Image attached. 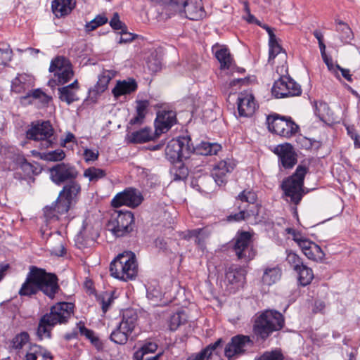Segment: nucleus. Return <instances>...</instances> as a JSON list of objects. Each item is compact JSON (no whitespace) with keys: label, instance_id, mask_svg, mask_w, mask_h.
<instances>
[{"label":"nucleus","instance_id":"f257e3e1","mask_svg":"<svg viewBox=\"0 0 360 360\" xmlns=\"http://www.w3.org/2000/svg\"><path fill=\"white\" fill-rule=\"evenodd\" d=\"M60 290L58 278L56 274L47 273L44 269L30 266L18 294L20 297H31L41 291L50 299H53Z\"/></svg>","mask_w":360,"mask_h":360},{"label":"nucleus","instance_id":"f03ea898","mask_svg":"<svg viewBox=\"0 0 360 360\" xmlns=\"http://www.w3.org/2000/svg\"><path fill=\"white\" fill-rule=\"evenodd\" d=\"M74 305L70 302H59L51 308L49 313L44 314L40 319L37 335L41 340L51 338V328L58 323L68 322L73 314Z\"/></svg>","mask_w":360,"mask_h":360},{"label":"nucleus","instance_id":"7ed1b4c3","mask_svg":"<svg viewBox=\"0 0 360 360\" xmlns=\"http://www.w3.org/2000/svg\"><path fill=\"white\" fill-rule=\"evenodd\" d=\"M284 323L282 314L276 310H265L255 319L253 330L256 335L265 340L273 332L281 330Z\"/></svg>","mask_w":360,"mask_h":360},{"label":"nucleus","instance_id":"20e7f679","mask_svg":"<svg viewBox=\"0 0 360 360\" xmlns=\"http://www.w3.org/2000/svg\"><path fill=\"white\" fill-rule=\"evenodd\" d=\"M110 271L111 276L115 278L123 281L134 278L138 272L135 254L128 251L118 255L111 262Z\"/></svg>","mask_w":360,"mask_h":360},{"label":"nucleus","instance_id":"39448f33","mask_svg":"<svg viewBox=\"0 0 360 360\" xmlns=\"http://www.w3.org/2000/svg\"><path fill=\"white\" fill-rule=\"evenodd\" d=\"M307 171L308 168L306 166L300 165L295 173L282 182L281 188L285 195L290 198V201L295 205L300 203L304 194V179Z\"/></svg>","mask_w":360,"mask_h":360},{"label":"nucleus","instance_id":"423d86ee","mask_svg":"<svg viewBox=\"0 0 360 360\" xmlns=\"http://www.w3.org/2000/svg\"><path fill=\"white\" fill-rule=\"evenodd\" d=\"M107 229L116 238L128 236L134 229V217L130 211H114L107 224Z\"/></svg>","mask_w":360,"mask_h":360},{"label":"nucleus","instance_id":"0eeeda50","mask_svg":"<svg viewBox=\"0 0 360 360\" xmlns=\"http://www.w3.org/2000/svg\"><path fill=\"white\" fill-rule=\"evenodd\" d=\"M167 11L191 20H198L205 14L201 0H169Z\"/></svg>","mask_w":360,"mask_h":360},{"label":"nucleus","instance_id":"6e6552de","mask_svg":"<svg viewBox=\"0 0 360 360\" xmlns=\"http://www.w3.org/2000/svg\"><path fill=\"white\" fill-rule=\"evenodd\" d=\"M194 150L191 139L188 136L171 140L165 148L166 158L172 163L190 158Z\"/></svg>","mask_w":360,"mask_h":360},{"label":"nucleus","instance_id":"1a4fd4ad","mask_svg":"<svg viewBox=\"0 0 360 360\" xmlns=\"http://www.w3.org/2000/svg\"><path fill=\"white\" fill-rule=\"evenodd\" d=\"M269 130L285 138H290L298 131V125L291 117L281 116L278 114L269 115L266 118Z\"/></svg>","mask_w":360,"mask_h":360},{"label":"nucleus","instance_id":"9d476101","mask_svg":"<svg viewBox=\"0 0 360 360\" xmlns=\"http://www.w3.org/2000/svg\"><path fill=\"white\" fill-rule=\"evenodd\" d=\"M53 132L49 121H37L32 122L30 128L26 131V136L30 140L41 141L44 148H49L54 144Z\"/></svg>","mask_w":360,"mask_h":360},{"label":"nucleus","instance_id":"9b49d317","mask_svg":"<svg viewBox=\"0 0 360 360\" xmlns=\"http://www.w3.org/2000/svg\"><path fill=\"white\" fill-rule=\"evenodd\" d=\"M257 198V194L255 192L248 190L243 191L236 199L239 212L229 215L228 220L239 221L245 220L251 216L258 215L257 211L255 212L252 210H248L250 204L253 205L256 202Z\"/></svg>","mask_w":360,"mask_h":360},{"label":"nucleus","instance_id":"f8f14e48","mask_svg":"<svg viewBox=\"0 0 360 360\" xmlns=\"http://www.w3.org/2000/svg\"><path fill=\"white\" fill-rule=\"evenodd\" d=\"M233 240V249L238 259L247 262L255 258L257 252L252 245V235L249 232L238 233Z\"/></svg>","mask_w":360,"mask_h":360},{"label":"nucleus","instance_id":"ddd939ff","mask_svg":"<svg viewBox=\"0 0 360 360\" xmlns=\"http://www.w3.org/2000/svg\"><path fill=\"white\" fill-rule=\"evenodd\" d=\"M272 94L277 98L297 96L302 94L301 86L290 76H282L272 87Z\"/></svg>","mask_w":360,"mask_h":360},{"label":"nucleus","instance_id":"4468645a","mask_svg":"<svg viewBox=\"0 0 360 360\" xmlns=\"http://www.w3.org/2000/svg\"><path fill=\"white\" fill-rule=\"evenodd\" d=\"M49 71L54 75L53 82L57 85L64 84L73 77L74 72L72 65L65 57H56L52 60Z\"/></svg>","mask_w":360,"mask_h":360},{"label":"nucleus","instance_id":"2eb2a0df","mask_svg":"<svg viewBox=\"0 0 360 360\" xmlns=\"http://www.w3.org/2000/svg\"><path fill=\"white\" fill-rule=\"evenodd\" d=\"M49 173L51 181L57 185L71 182L79 175V172L75 166L63 162L50 168Z\"/></svg>","mask_w":360,"mask_h":360},{"label":"nucleus","instance_id":"dca6fc26","mask_svg":"<svg viewBox=\"0 0 360 360\" xmlns=\"http://www.w3.org/2000/svg\"><path fill=\"white\" fill-rule=\"evenodd\" d=\"M143 200V195L139 190L134 188H127L115 196L111 201V205L114 207L126 205L134 208L138 207Z\"/></svg>","mask_w":360,"mask_h":360},{"label":"nucleus","instance_id":"f3484780","mask_svg":"<svg viewBox=\"0 0 360 360\" xmlns=\"http://www.w3.org/2000/svg\"><path fill=\"white\" fill-rule=\"evenodd\" d=\"M253 342L248 335H238L231 339L224 349V354L229 359L241 355L246 351L248 347L252 346Z\"/></svg>","mask_w":360,"mask_h":360},{"label":"nucleus","instance_id":"a211bd4d","mask_svg":"<svg viewBox=\"0 0 360 360\" xmlns=\"http://www.w3.org/2000/svg\"><path fill=\"white\" fill-rule=\"evenodd\" d=\"M273 152L278 155L279 163L285 169L292 168L297 162V153L290 143L278 145Z\"/></svg>","mask_w":360,"mask_h":360},{"label":"nucleus","instance_id":"6ab92c4d","mask_svg":"<svg viewBox=\"0 0 360 360\" xmlns=\"http://www.w3.org/2000/svg\"><path fill=\"white\" fill-rule=\"evenodd\" d=\"M176 123V114L172 110L161 109L157 112L155 121L156 134L165 133Z\"/></svg>","mask_w":360,"mask_h":360},{"label":"nucleus","instance_id":"aec40b11","mask_svg":"<svg viewBox=\"0 0 360 360\" xmlns=\"http://www.w3.org/2000/svg\"><path fill=\"white\" fill-rule=\"evenodd\" d=\"M238 110L240 117L252 116L257 107L255 97L249 93H241L238 98Z\"/></svg>","mask_w":360,"mask_h":360},{"label":"nucleus","instance_id":"412c9836","mask_svg":"<svg viewBox=\"0 0 360 360\" xmlns=\"http://www.w3.org/2000/svg\"><path fill=\"white\" fill-rule=\"evenodd\" d=\"M235 164L231 160H222L219 162L212 172L211 176L214 179L217 186L225 185L227 181V174L232 172Z\"/></svg>","mask_w":360,"mask_h":360},{"label":"nucleus","instance_id":"4be33fe9","mask_svg":"<svg viewBox=\"0 0 360 360\" xmlns=\"http://www.w3.org/2000/svg\"><path fill=\"white\" fill-rule=\"evenodd\" d=\"M114 77V73L110 70L103 71L98 77L97 84L94 89H89V98L92 101H96L98 95L102 94L108 88V85L112 78Z\"/></svg>","mask_w":360,"mask_h":360},{"label":"nucleus","instance_id":"5701e85b","mask_svg":"<svg viewBox=\"0 0 360 360\" xmlns=\"http://www.w3.org/2000/svg\"><path fill=\"white\" fill-rule=\"evenodd\" d=\"M34 84V78L28 74H18L11 82V91L16 94H22L29 90Z\"/></svg>","mask_w":360,"mask_h":360},{"label":"nucleus","instance_id":"b1692460","mask_svg":"<svg viewBox=\"0 0 360 360\" xmlns=\"http://www.w3.org/2000/svg\"><path fill=\"white\" fill-rule=\"evenodd\" d=\"M79 84L76 79L68 86L58 88V97L61 101L70 105L79 100L77 94Z\"/></svg>","mask_w":360,"mask_h":360},{"label":"nucleus","instance_id":"393cba45","mask_svg":"<svg viewBox=\"0 0 360 360\" xmlns=\"http://www.w3.org/2000/svg\"><path fill=\"white\" fill-rule=\"evenodd\" d=\"M76 4L75 0H53L51 3V10L58 18L69 15Z\"/></svg>","mask_w":360,"mask_h":360},{"label":"nucleus","instance_id":"a878e982","mask_svg":"<svg viewBox=\"0 0 360 360\" xmlns=\"http://www.w3.org/2000/svg\"><path fill=\"white\" fill-rule=\"evenodd\" d=\"M138 88L136 80L133 78L119 80L112 90L113 96L117 98L122 95L130 94L136 91Z\"/></svg>","mask_w":360,"mask_h":360},{"label":"nucleus","instance_id":"bb28decb","mask_svg":"<svg viewBox=\"0 0 360 360\" xmlns=\"http://www.w3.org/2000/svg\"><path fill=\"white\" fill-rule=\"evenodd\" d=\"M212 51L214 52L215 57L220 63V68L229 69L233 58L229 49L217 43L212 46Z\"/></svg>","mask_w":360,"mask_h":360},{"label":"nucleus","instance_id":"cd10ccee","mask_svg":"<svg viewBox=\"0 0 360 360\" xmlns=\"http://www.w3.org/2000/svg\"><path fill=\"white\" fill-rule=\"evenodd\" d=\"M191 184L193 188H195L200 192L205 193L212 191L217 186L213 177L209 174L198 176L192 181Z\"/></svg>","mask_w":360,"mask_h":360},{"label":"nucleus","instance_id":"c85d7f7f","mask_svg":"<svg viewBox=\"0 0 360 360\" xmlns=\"http://www.w3.org/2000/svg\"><path fill=\"white\" fill-rule=\"evenodd\" d=\"M137 313L131 309H127L123 311L122 319L120 325L122 329L132 333L137 324Z\"/></svg>","mask_w":360,"mask_h":360},{"label":"nucleus","instance_id":"c756f323","mask_svg":"<svg viewBox=\"0 0 360 360\" xmlns=\"http://www.w3.org/2000/svg\"><path fill=\"white\" fill-rule=\"evenodd\" d=\"M47 243L51 247V252L52 255L58 257H62L65 255V249L63 244L64 240L59 232H56L55 234H50Z\"/></svg>","mask_w":360,"mask_h":360},{"label":"nucleus","instance_id":"7c9ffc66","mask_svg":"<svg viewBox=\"0 0 360 360\" xmlns=\"http://www.w3.org/2000/svg\"><path fill=\"white\" fill-rule=\"evenodd\" d=\"M150 103L148 100L136 101V115L129 122L131 125H141L143 123Z\"/></svg>","mask_w":360,"mask_h":360},{"label":"nucleus","instance_id":"2f4dec72","mask_svg":"<svg viewBox=\"0 0 360 360\" xmlns=\"http://www.w3.org/2000/svg\"><path fill=\"white\" fill-rule=\"evenodd\" d=\"M81 192V186L75 180L68 183L63 186V190L60 192L65 198H68L72 202L77 201V197Z\"/></svg>","mask_w":360,"mask_h":360},{"label":"nucleus","instance_id":"473e14b6","mask_svg":"<svg viewBox=\"0 0 360 360\" xmlns=\"http://www.w3.org/2000/svg\"><path fill=\"white\" fill-rule=\"evenodd\" d=\"M225 277L231 284L243 283L245 278V270L242 268L230 266L226 271Z\"/></svg>","mask_w":360,"mask_h":360},{"label":"nucleus","instance_id":"72a5a7b5","mask_svg":"<svg viewBox=\"0 0 360 360\" xmlns=\"http://www.w3.org/2000/svg\"><path fill=\"white\" fill-rule=\"evenodd\" d=\"M281 274V269L278 266L266 268L262 276V282L271 285L280 280Z\"/></svg>","mask_w":360,"mask_h":360},{"label":"nucleus","instance_id":"f704fd0d","mask_svg":"<svg viewBox=\"0 0 360 360\" xmlns=\"http://www.w3.org/2000/svg\"><path fill=\"white\" fill-rule=\"evenodd\" d=\"M221 146L217 143L202 142L200 145L194 147L193 153H195L201 155H215L220 150Z\"/></svg>","mask_w":360,"mask_h":360},{"label":"nucleus","instance_id":"c9c22d12","mask_svg":"<svg viewBox=\"0 0 360 360\" xmlns=\"http://www.w3.org/2000/svg\"><path fill=\"white\" fill-rule=\"evenodd\" d=\"M182 161L175 162L170 169V174L175 181L184 180L188 175V169Z\"/></svg>","mask_w":360,"mask_h":360},{"label":"nucleus","instance_id":"e433bc0d","mask_svg":"<svg viewBox=\"0 0 360 360\" xmlns=\"http://www.w3.org/2000/svg\"><path fill=\"white\" fill-rule=\"evenodd\" d=\"M153 139V133L149 127H145L139 131L132 132L131 134V142L134 143H142L148 142Z\"/></svg>","mask_w":360,"mask_h":360},{"label":"nucleus","instance_id":"4c0bfd02","mask_svg":"<svg viewBox=\"0 0 360 360\" xmlns=\"http://www.w3.org/2000/svg\"><path fill=\"white\" fill-rule=\"evenodd\" d=\"M158 349V345L153 342H145L136 352H134V360H143L146 354L155 352Z\"/></svg>","mask_w":360,"mask_h":360},{"label":"nucleus","instance_id":"58836bf2","mask_svg":"<svg viewBox=\"0 0 360 360\" xmlns=\"http://www.w3.org/2000/svg\"><path fill=\"white\" fill-rule=\"evenodd\" d=\"M296 272L298 274V281L302 286L309 285L314 278L312 269L304 264L301 266V267L297 269Z\"/></svg>","mask_w":360,"mask_h":360},{"label":"nucleus","instance_id":"ea45409f","mask_svg":"<svg viewBox=\"0 0 360 360\" xmlns=\"http://www.w3.org/2000/svg\"><path fill=\"white\" fill-rule=\"evenodd\" d=\"M131 334V333L129 331L122 329L121 326L119 324L117 328L111 333L110 338L116 344L124 345L127 343Z\"/></svg>","mask_w":360,"mask_h":360},{"label":"nucleus","instance_id":"a19ab883","mask_svg":"<svg viewBox=\"0 0 360 360\" xmlns=\"http://www.w3.org/2000/svg\"><path fill=\"white\" fill-rule=\"evenodd\" d=\"M336 31L340 34L339 38L343 43H349L353 39L352 30L342 21L338 22Z\"/></svg>","mask_w":360,"mask_h":360},{"label":"nucleus","instance_id":"79ce46f5","mask_svg":"<svg viewBox=\"0 0 360 360\" xmlns=\"http://www.w3.org/2000/svg\"><path fill=\"white\" fill-rule=\"evenodd\" d=\"M105 176L106 172L104 169L95 167H89L84 172V176L88 178L91 182H96Z\"/></svg>","mask_w":360,"mask_h":360},{"label":"nucleus","instance_id":"37998d69","mask_svg":"<svg viewBox=\"0 0 360 360\" xmlns=\"http://www.w3.org/2000/svg\"><path fill=\"white\" fill-rule=\"evenodd\" d=\"M72 202H71L68 198H65L63 195L59 193V195L56 200V201L53 203L55 208L56 209L57 213L59 214H63L68 212L70 207L72 205Z\"/></svg>","mask_w":360,"mask_h":360},{"label":"nucleus","instance_id":"c03bdc74","mask_svg":"<svg viewBox=\"0 0 360 360\" xmlns=\"http://www.w3.org/2000/svg\"><path fill=\"white\" fill-rule=\"evenodd\" d=\"M305 256L314 261H322L324 258L325 254L321 250V247L317 244L309 247V250H306L303 252Z\"/></svg>","mask_w":360,"mask_h":360},{"label":"nucleus","instance_id":"a18cd8bd","mask_svg":"<svg viewBox=\"0 0 360 360\" xmlns=\"http://www.w3.org/2000/svg\"><path fill=\"white\" fill-rule=\"evenodd\" d=\"M31 97L34 99H38L43 104L49 103L51 99V97L46 95L40 89H37L34 91H29L25 96L22 97V99L26 100Z\"/></svg>","mask_w":360,"mask_h":360},{"label":"nucleus","instance_id":"49530a36","mask_svg":"<svg viewBox=\"0 0 360 360\" xmlns=\"http://www.w3.org/2000/svg\"><path fill=\"white\" fill-rule=\"evenodd\" d=\"M186 238L188 239L194 238L195 243L202 248L204 245L206 236L203 229H197L188 231Z\"/></svg>","mask_w":360,"mask_h":360},{"label":"nucleus","instance_id":"de8ad7c7","mask_svg":"<svg viewBox=\"0 0 360 360\" xmlns=\"http://www.w3.org/2000/svg\"><path fill=\"white\" fill-rule=\"evenodd\" d=\"M28 340L29 335L26 332H22L13 338L11 347L15 350H19L28 343Z\"/></svg>","mask_w":360,"mask_h":360},{"label":"nucleus","instance_id":"09e8293b","mask_svg":"<svg viewBox=\"0 0 360 360\" xmlns=\"http://www.w3.org/2000/svg\"><path fill=\"white\" fill-rule=\"evenodd\" d=\"M12 54L9 45L0 43V65H6L11 60Z\"/></svg>","mask_w":360,"mask_h":360},{"label":"nucleus","instance_id":"8fccbe9b","mask_svg":"<svg viewBox=\"0 0 360 360\" xmlns=\"http://www.w3.org/2000/svg\"><path fill=\"white\" fill-rule=\"evenodd\" d=\"M269 60H274L276 56L283 51V48L278 44L276 36H271L269 40Z\"/></svg>","mask_w":360,"mask_h":360},{"label":"nucleus","instance_id":"3c124183","mask_svg":"<svg viewBox=\"0 0 360 360\" xmlns=\"http://www.w3.org/2000/svg\"><path fill=\"white\" fill-rule=\"evenodd\" d=\"M329 107L323 101H316L314 103V113L321 120H323L325 116L328 115Z\"/></svg>","mask_w":360,"mask_h":360},{"label":"nucleus","instance_id":"603ef678","mask_svg":"<svg viewBox=\"0 0 360 360\" xmlns=\"http://www.w3.org/2000/svg\"><path fill=\"white\" fill-rule=\"evenodd\" d=\"M284 356L280 349L267 351L255 360H283Z\"/></svg>","mask_w":360,"mask_h":360},{"label":"nucleus","instance_id":"864d4df0","mask_svg":"<svg viewBox=\"0 0 360 360\" xmlns=\"http://www.w3.org/2000/svg\"><path fill=\"white\" fill-rule=\"evenodd\" d=\"M286 260L295 271L304 265L302 259L292 252L288 253Z\"/></svg>","mask_w":360,"mask_h":360},{"label":"nucleus","instance_id":"5fc2aeb1","mask_svg":"<svg viewBox=\"0 0 360 360\" xmlns=\"http://www.w3.org/2000/svg\"><path fill=\"white\" fill-rule=\"evenodd\" d=\"M65 157V152L62 149H57L44 154V158L48 161H61Z\"/></svg>","mask_w":360,"mask_h":360},{"label":"nucleus","instance_id":"6e6d98bb","mask_svg":"<svg viewBox=\"0 0 360 360\" xmlns=\"http://www.w3.org/2000/svg\"><path fill=\"white\" fill-rule=\"evenodd\" d=\"M222 342V339L219 338L214 343L210 344L208 346H207L200 352V353H202V355L205 359H209L214 352L217 353V350L218 348L221 347Z\"/></svg>","mask_w":360,"mask_h":360},{"label":"nucleus","instance_id":"4d7b16f0","mask_svg":"<svg viewBox=\"0 0 360 360\" xmlns=\"http://www.w3.org/2000/svg\"><path fill=\"white\" fill-rule=\"evenodd\" d=\"M58 213H57L56 209L52 204L51 206H46L44 208V215L46 218V221L58 219Z\"/></svg>","mask_w":360,"mask_h":360},{"label":"nucleus","instance_id":"13d9d810","mask_svg":"<svg viewBox=\"0 0 360 360\" xmlns=\"http://www.w3.org/2000/svg\"><path fill=\"white\" fill-rule=\"evenodd\" d=\"M110 25L115 30L123 31L127 29L126 25L120 20L118 13H114L112 18L110 21Z\"/></svg>","mask_w":360,"mask_h":360},{"label":"nucleus","instance_id":"bf43d9fd","mask_svg":"<svg viewBox=\"0 0 360 360\" xmlns=\"http://www.w3.org/2000/svg\"><path fill=\"white\" fill-rule=\"evenodd\" d=\"M184 319L181 318V313H176L172 315L169 320V329L171 330H176L179 326L184 323Z\"/></svg>","mask_w":360,"mask_h":360},{"label":"nucleus","instance_id":"052dcab7","mask_svg":"<svg viewBox=\"0 0 360 360\" xmlns=\"http://www.w3.org/2000/svg\"><path fill=\"white\" fill-rule=\"evenodd\" d=\"M84 158L86 162H94L98 158L99 152L98 150H93L91 149L86 148L84 150Z\"/></svg>","mask_w":360,"mask_h":360},{"label":"nucleus","instance_id":"680f3d73","mask_svg":"<svg viewBox=\"0 0 360 360\" xmlns=\"http://www.w3.org/2000/svg\"><path fill=\"white\" fill-rule=\"evenodd\" d=\"M77 327L80 334L85 336L89 340H91L95 336L94 332L92 330L86 328L83 323L79 322L77 323Z\"/></svg>","mask_w":360,"mask_h":360},{"label":"nucleus","instance_id":"e2e57ef3","mask_svg":"<svg viewBox=\"0 0 360 360\" xmlns=\"http://www.w3.org/2000/svg\"><path fill=\"white\" fill-rule=\"evenodd\" d=\"M37 351L39 352V346L36 345L31 346L26 354L25 360H37Z\"/></svg>","mask_w":360,"mask_h":360},{"label":"nucleus","instance_id":"0e129e2a","mask_svg":"<svg viewBox=\"0 0 360 360\" xmlns=\"http://www.w3.org/2000/svg\"><path fill=\"white\" fill-rule=\"evenodd\" d=\"M147 297L149 300H151L155 302L158 300H160V298L162 297V293L158 289H155V288L150 289V288H149L147 290Z\"/></svg>","mask_w":360,"mask_h":360},{"label":"nucleus","instance_id":"69168bd1","mask_svg":"<svg viewBox=\"0 0 360 360\" xmlns=\"http://www.w3.org/2000/svg\"><path fill=\"white\" fill-rule=\"evenodd\" d=\"M119 33L121 34L119 40L120 44L130 42L134 38L131 33L127 32V28L124 29L123 31H120Z\"/></svg>","mask_w":360,"mask_h":360},{"label":"nucleus","instance_id":"338daca9","mask_svg":"<svg viewBox=\"0 0 360 360\" xmlns=\"http://www.w3.org/2000/svg\"><path fill=\"white\" fill-rule=\"evenodd\" d=\"M19 162L20 164L21 168L24 171H25V172H27L28 173H30V172H33L34 173V167L31 163L28 162L25 158H20L19 159Z\"/></svg>","mask_w":360,"mask_h":360},{"label":"nucleus","instance_id":"774afa93","mask_svg":"<svg viewBox=\"0 0 360 360\" xmlns=\"http://www.w3.org/2000/svg\"><path fill=\"white\" fill-rule=\"evenodd\" d=\"M316 243L311 241L310 240L303 238L302 240H300V242L297 243L299 247L302 249V252H305L306 250H309V247L311 245H314Z\"/></svg>","mask_w":360,"mask_h":360}]
</instances>
